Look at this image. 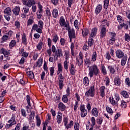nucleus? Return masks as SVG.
<instances>
[{"instance_id": "nucleus-17", "label": "nucleus", "mask_w": 130, "mask_h": 130, "mask_svg": "<svg viewBox=\"0 0 130 130\" xmlns=\"http://www.w3.org/2000/svg\"><path fill=\"white\" fill-rule=\"evenodd\" d=\"M8 122L10 123V124H8V126H9V127H11L12 125H14V124H16V123H17V121L15 120V117L14 116H13L12 118L9 120Z\"/></svg>"}, {"instance_id": "nucleus-59", "label": "nucleus", "mask_w": 130, "mask_h": 130, "mask_svg": "<svg viewBox=\"0 0 130 130\" xmlns=\"http://www.w3.org/2000/svg\"><path fill=\"white\" fill-rule=\"evenodd\" d=\"M50 72V76L53 77L54 73V67H51L49 69Z\"/></svg>"}, {"instance_id": "nucleus-55", "label": "nucleus", "mask_w": 130, "mask_h": 130, "mask_svg": "<svg viewBox=\"0 0 130 130\" xmlns=\"http://www.w3.org/2000/svg\"><path fill=\"white\" fill-rule=\"evenodd\" d=\"M43 26H44V22L42 21V20H39L38 21V27H39L41 29H43Z\"/></svg>"}, {"instance_id": "nucleus-64", "label": "nucleus", "mask_w": 130, "mask_h": 130, "mask_svg": "<svg viewBox=\"0 0 130 130\" xmlns=\"http://www.w3.org/2000/svg\"><path fill=\"white\" fill-rule=\"evenodd\" d=\"M106 110H107V111L109 114L112 115V114L113 113L112 109L111 108H110L109 107H106Z\"/></svg>"}, {"instance_id": "nucleus-38", "label": "nucleus", "mask_w": 130, "mask_h": 130, "mask_svg": "<svg viewBox=\"0 0 130 130\" xmlns=\"http://www.w3.org/2000/svg\"><path fill=\"white\" fill-rule=\"evenodd\" d=\"M120 26L121 27V28L124 27L125 30L128 29V24H127V23H124V22H123V23H120Z\"/></svg>"}, {"instance_id": "nucleus-19", "label": "nucleus", "mask_w": 130, "mask_h": 130, "mask_svg": "<svg viewBox=\"0 0 130 130\" xmlns=\"http://www.w3.org/2000/svg\"><path fill=\"white\" fill-rule=\"evenodd\" d=\"M97 32H98L97 27H94L91 30V34H90L89 37H92V38H94V37H95L96 36V35L97 34Z\"/></svg>"}, {"instance_id": "nucleus-37", "label": "nucleus", "mask_w": 130, "mask_h": 130, "mask_svg": "<svg viewBox=\"0 0 130 130\" xmlns=\"http://www.w3.org/2000/svg\"><path fill=\"white\" fill-rule=\"evenodd\" d=\"M69 95H68L67 94L65 95H63L62 98V101H63V103H67L69 99L68 96H69Z\"/></svg>"}, {"instance_id": "nucleus-43", "label": "nucleus", "mask_w": 130, "mask_h": 130, "mask_svg": "<svg viewBox=\"0 0 130 130\" xmlns=\"http://www.w3.org/2000/svg\"><path fill=\"white\" fill-rule=\"evenodd\" d=\"M109 34L110 35L111 37V39L113 40H116V34L115 32H112V31H110Z\"/></svg>"}, {"instance_id": "nucleus-26", "label": "nucleus", "mask_w": 130, "mask_h": 130, "mask_svg": "<svg viewBox=\"0 0 130 130\" xmlns=\"http://www.w3.org/2000/svg\"><path fill=\"white\" fill-rule=\"evenodd\" d=\"M93 37H89L88 41V46L91 47L93 46L94 43V40Z\"/></svg>"}, {"instance_id": "nucleus-34", "label": "nucleus", "mask_w": 130, "mask_h": 130, "mask_svg": "<svg viewBox=\"0 0 130 130\" xmlns=\"http://www.w3.org/2000/svg\"><path fill=\"white\" fill-rule=\"evenodd\" d=\"M89 81L88 78L87 77H84L83 79V84L85 86H87L89 85Z\"/></svg>"}, {"instance_id": "nucleus-5", "label": "nucleus", "mask_w": 130, "mask_h": 130, "mask_svg": "<svg viewBox=\"0 0 130 130\" xmlns=\"http://www.w3.org/2000/svg\"><path fill=\"white\" fill-rule=\"evenodd\" d=\"M38 7L39 8V10L37 12V18L39 20L41 19L42 15L41 13L43 12V6L40 4V2L38 3Z\"/></svg>"}, {"instance_id": "nucleus-15", "label": "nucleus", "mask_w": 130, "mask_h": 130, "mask_svg": "<svg viewBox=\"0 0 130 130\" xmlns=\"http://www.w3.org/2000/svg\"><path fill=\"white\" fill-rule=\"evenodd\" d=\"M0 53H3L4 56H5V57H7V59H10V57H9V52L5 50L4 48H2L0 50Z\"/></svg>"}, {"instance_id": "nucleus-62", "label": "nucleus", "mask_w": 130, "mask_h": 130, "mask_svg": "<svg viewBox=\"0 0 130 130\" xmlns=\"http://www.w3.org/2000/svg\"><path fill=\"white\" fill-rule=\"evenodd\" d=\"M43 42H40L37 47L39 50H41L42 48Z\"/></svg>"}, {"instance_id": "nucleus-3", "label": "nucleus", "mask_w": 130, "mask_h": 130, "mask_svg": "<svg viewBox=\"0 0 130 130\" xmlns=\"http://www.w3.org/2000/svg\"><path fill=\"white\" fill-rule=\"evenodd\" d=\"M64 78L61 74L58 75V85L60 90H62L64 84Z\"/></svg>"}, {"instance_id": "nucleus-63", "label": "nucleus", "mask_w": 130, "mask_h": 130, "mask_svg": "<svg viewBox=\"0 0 130 130\" xmlns=\"http://www.w3.org/2000/svg\"><path fill=\"white\" fill-rule=\"evenodd\" d=\"M109 100H110V103H111V104L113 106H114V105H116L115 101V100H114V99L113 98H112V99H111V98L110 97L109 98Z\"/></svg>"}, {"instance_id": "nucleus-39", "label": "nucleus", "mask_w": 130, "mask_h": 130, "mask_svg": "<svg viewBox=\"0 0 130 130\" xmlns=\"http://www.w3.org/2000/svg\"><path fill=\"white\" fill-rule=\"evenodd\" d=\"M109 5V1H104V8L105 10H107Z\"/></svg>"}, {"instance_id": "nucleus-47", "label": "nucleus", "mask_w": 130, "mask_h": 130, "mask_svg": "<svg viewBox=\"0 0 130 130\" xmlns=\"http://www.w3.org/2000/svg\"><path fill=\"white\" fill-rule=\"evenodd\" d=\"M62 64L61 63L58 64V70H57V75H59L60 72H62Z\"/></svg>"}, {"instance_id": "nucleus-10", "label": "nucleus", "mask_w": 130, "mask_h": 130, "mask_svg": "<svg viewBox=\"0 0 130 130\" xmlns=\"http://www.w3.org/2000/svg\"><path fill=\"white\" fill-rule=\"evenodd\" d=\"M18 77L17 79V82H19L22 85H25V81H23V78L24 77V76L22 74H18Z\"/></svg>"}, {"instance_id": "nucleus-8", "label": "nucleus", "mask_w": 130, "mask_h": 130, "mask_svg": "<svg viewBox=\"0 0 130 130\" xmlns=\"http://www.w3.org/2000/svg\"><path fill=\"white\" fill-rule=\"evenodd\" d=\"M107 35V28L105 25H104L101 28L100 31V39H102L105 38Z\"/></svg>"}, {"instance_id": "nucleus-54", "label": "nucleus", "mask_w": 130, "mask_h": 130, "mask_svg": "<svg viewBox=\"0 0 130 130\" xmlns=\"http://www.w3.org/2000/svg\"><path fill=\"white\" fill-rule=\"evenodd\" d=\"M103 121V117H100L97 119L96 120V123L100 125H101Z\"/></svg>"}, {"instance_id": "nucleus-33", "label": "nucleus", "mask_w": 130, "mask_h": 130, "mask_svg": "<svg viewBox=\"0 0 130 130\" xmlns=\"http://www.w3.org/2000/svg\"><path fill=\"white\" fill-rule=\"evenodd\" d=\"M84 65L86 66L87 68H89V66L91 64V61L90 59L89 58H86L85 60H84Z\"/></svg>"}, {"instance_id": "nucleus-13", "label": "nucleus", "mask_w": 130, "mask_h": 130, "mask_svg": "<svg viewBox=\"0 0 130 130\" xmlns=\"http://www.w3.org/2000/svg\"><path fill=\"white\" fill-rule=\"evenodd\" d=\"M114 85L117 86H120L121 85V79L119 76H116L114 78Z\"/></svg>"}, {"instance_id": "nucleus-51", "label": "nucleus", "mask_w": 130, "mask_h": 130, "mask_svg": "<svg viewBox=\"0 0 130 130\" xmlns=\"http://www.w3.org/2000/svg\"><path fill=\"white\" fill-rule=\"evenodd\" d=\"M125 41L129 42L130 41V36L128 34H125L124 36Z\"/></svg>"}, {"instance_id": "nucleus-32", "label": "nucleus", "mask_w": 130, "mask_h": 130, "mask_svg": "<svg viewBox=\"0 0 130 130\" xmlns=\"http://www.w3.org/2000/svg\"><path fill=\"white\" fill-rule=\"evenodd\" d=\"M127 60V56H124L121 60V66H124L126 63Z\"/></svg>"}, {"instance_id": "nucleus-50", "label": "nucleus", "mask_w": 130, "mask_h": 130, "mask_svg": "<svg viewBox=\"0 0 130 130\" xmlns=\"http://www.w3.org/2000/svg\"><path fill=\"white\" fill-rule=\"evenodd\" d=\"M96 57H97V54L96 52L95 51L93 53V54L92 55V60L94 62L96 60Z\"/></svg>"}, {"instance_id": "nucleus-40", "label": "nucleus", "mask_w": 130, "mask_h": 130, "mask_svg": "<svg viewBox=\"0 0 130 130\" xmlns=\"http://www.w3.org/2000/svg\"><path fill=\"white\" fill-rule=\"evenodd\" d=\"M116 17L117 18V21H118L119 23L122 24V22L124 21L123 17H122L121 15H116Z\"/></svg>"}, {"instance_id": "nucleus-36", "label": "nucleus", "mask_w": 130, "mask_h": 130, "mask_svg": "<svg viewBox=\"0 0 130 130\" xmlns=\"http://www.w3.org/2000/svg\"><path fill=\"white\" fill-rule=\"evenodd\" d=\"M73 125H74V122H73V121L71 120V121H70V122L69 124H67L64 126L66 127V128L68 130L69 128H71L73 126Z\"/></svg>"}, {"instance_id": "nucleus-25", "label": "nucleus", "mask_w": 130, "mask_h": 130, "mask_svg": "<svg viewBox=\"0 0 130 130\" xmlns=\"http://www.w3.org/2000/svg\"><path fill=\"white\" fill-rule=\"evenodd\" d=\"M52 14L53 16V17L54 18H56L58 17V11L57 9H56V8H55L54 9H53L52 12Z\"/></svg>"}, {"instance_id": "nucleus-61", "label": "nucleus", "mask_w": 130, "mask_h": 130, "mask_svg": "<svg viewBox=\"0 0 130 130\" xmlns=\"http://www.w3.org/2000/svg\"><path fill=\"white\" fill-rule=\"evenodd\" d=\"M75 130H79L80 129V124L78 122H76L74 125Z\"/></svg>"}, {"instance_id": "nucleus-12", "label": "nucleus", "mask_w": 130, "mask_h": 130, "mask_svg": "<svg viewBox=\"0 0 130 130\" xmlns=\"http://www.w3.org/2000/svg\"><path fill=\"white\" fill-rule=\"evenodd\" d=\"M82 35L83 38H85L90 34V31L88 28L85 27L83 29H82Z\"/></svg>"}, {"instance_id": "nucleus-42", "label": "nucleus", "mask_w": 130, "mask_h": 130, "mask_svg": "<svg viewBox=\"0 0 130 130\" xmlns=\"http://www.w3.org/2000/svg\"><path fill=\"white\" fill-rule=\"evenodd\" d=\"M46 16L48 18H50V17L51 16V11H50V10L49 9V8H48V7H47V8H46Z\"/></svg>"}, {"instance_id": "nucleus-20", "label": "nucleus", "mask_w": 130, "mask_h": 130, "mask_svg": "<svg viewBox=\"0 0 130 130\" xmlns=\"http://www.w3.org/2000/svg\"><path fill=\"white\" fill-rule=\"evenodd\" d=\"M59 24L61 27L63 26H64V27H67V24L66 22V20L64 18H63V16L60 17L59 20Z\"/></svg>"}, {"instance_id": "nucleus-29", "label": "nucleus", "mask_w": 130, "mask_h": 130, "mask_svg": "<svg viewBox=\"0 0 130 130\" xmlns=\"http://www.w3.org/2000/svg\"><path fill=\"white\" fill-rule=\"evenodd\" d=\"M101 72L104 75H106L107 74V70L106 69V67H105V66L103 64H101Z\"/></svg>"}, {"instance_id": "nucleus-41", "label": "nucleus", "mask_w": 130, "mask_h": 130, "mask_svg": "<svg viewBox=\"0 0 130 130\" xmlns=\"http://www.w3.org/2000/svg\"><path fill=\"white\" fill-rule=\"evenodd\" d=\"M12 11L11 10V8L9 7L7 8L6 9L4 10V14H6V15H11Z\"/></svg>"}, {"instance_id": "nucleus-22", "label": "nucleus", "mask_w": 130, "mask_h": 130, "mask_svg": "<svg viewBox=\"0 0 130 130\" xmlns=\"http://www.w3.org/2000/svg\"><path fill=\"white\" fill-rule=\"evenodd\" d=\"M70 71L71 75H72V76H74L75 74L76 71V68L73 64H72L70 66Z\"/></svg>"}, {"instance_id": "nucleus-49", "label": "nucleus", "mask_w": 130, "mask_h": 130, "mask_svg": "<svg viewBox=\"0 0 130 130\" xmlns=\"http://www.w3.org/2000/svg\"><path fill=\"white\" fill-rule=\"evenodd\" d=\"M74 43H71V54L73 56H75V53L74 51Z\"/></svg>"}, {"instance_id": "nucleus-56", "label": "nucleus", "mask_w": 130, "mask_h": 130, "mask_svg": "<svg viewBox=\"0 0 130 130\" xmlns=\"http://www.w3.org/2000/svg\"><path fill=\"white\" fill-rule=\"evenodd\" d=\"M58 40V37L57 35H54V36L53 37L52 41L53 42L56 44L57 43V40Z\"/></svg>"}, {"instance_id": "nucleus-2", "label": "nucleus", "mask_w": 130, "mask_h": 130, "mask_svg": "<svg viewBox=\"0 0 130 130\" xmlns=\"http://www.w3.org/2000/svg\"><path fill=\"white\" fill-rule=\"evenodd\" d=\"M85 95L87 97H94L95 95V88L93 85H91L89 89L85 92Z\"/></svg>"}, {"instance_id": "nucleus-14", "label": "nucleus", "mask_w": 130, "mask_h": 130, "mask_svg": "<svg viewBox=\"0 0 130 130\" xmlns=\"http://www.w3.org/2000/svg\"><path fill=\"white\" fill-rule=\"evenodd\" d=\"M99 110L95 107L93 108L91 110V114L95 117L99 116Z\"/></svg>"}, {"instance_id": "nucleus-58", "label": "nucleus", "mask_w": 130, "mask_h": 130, "mask_svg": "<svg viewBox=\"0 0 130 130\" xmlns=\"http://www.w3.org/2000/svg\"><path fill=\"white\" fill-rule=\"evenodd\" d=\"M34 23V20H33V19H31V18H29L28 20H27V26H30L31 25H32V24H33Z\"/></svg>"}, {"instance_id": "nucleus-16", "label": "nucleus", "mask_w": 130, "mask_h": 130, "mask_svg": "<svg viewBox=\"0 0 130 130\" xmlns=\"http://www.w3.org/2000/svg\"><path fill=\"white\" fill-rule=\"evenodd\" d=\"M102 10V4H99L98 6H96L95 10V13L96 15L99 14L101 11Z\"/></svg>"}, {"instance_id": "nucleus-57", "label": "nucleus", "mask_w": 130, "mask_h": 130, "mask_svg": "<svg viewBox=\"0 0 130 130\" xmlns=\"http://www.w3.org/2000/svg\"><path fill=\"white\" fill-rule=\"evenodd\" d=\"M23 10L24 11V14H27L28 13H29V7L25 6L23 7Z\"/></svg>"}, {"instance_id": "nucleus-6", "label": "nucleus", "mask_w": 130, "mask_h": 130, "mask_svg": "<svg viewBox=\"0 0 130 130\" xmlns=\"http://www.w3.org/2000/svg\"><path fill=\"white\" fill-rule=\"evenodd\" d=\"M68 36L70 39V42L71 43L72 42L73 39H75L76 38L74 28H71V31H69L68 32Z\"/></svg>"}, {"instance_id": "nucleus-27", "label": "nucleus", "mask_w": 130, "mask_h": 130, "mask_svg": "<svg viewBox=\"0 0 130 130\" xmlns=\"http://www.w3.org/2000/svg\"><path fill=\"white\" fill-rule=\"evenodd\" d=\"M66 106L61 102L58 104V109L61 111L66 110Z\"/></svg>"}, {"instance_id": "nucleus-44", "label": "nucleus", "mask_w": 130, "mask_h": 130, "mask_svg": "<svg viewBox=\"0 0 130 130\" xmlns=\"http://www.w3.org/2000/svg\"><path fill=\"white\" fill-rule=\"evenodd\" d=\"M16 40H12L9 44L10 48H12V47H14L15 45H16Z\"/></svg>"}, {"instance_id": "nucleus-31", "label": "nucleus", "mask_w": 130, "mask_h": 130, "mask_svg": "<svg viewBox=\"0 0 130 130\" xmlns=\"http://www.w3.org/2000/svg\"><path fill=\"white\" fill-rule=\"evenodd\" d=\"M26 74L27 76L31 79H33L35 77V76L34 75V73H33V72L32 71L26 72Z\"/></svg>"}, {"instance_id": "nucleus-24", "label": "nucleus", "mask_w": 130, "mask_h": 130, "mask_svg": "<svg viewBox=\"0 0 130 130\" xmlns=\"http://www.w3.org/2000/svg\"><path fill=\"white\" fill-rule=\"evenodd\" d=\"M43 59L41 57H40L38 59V61L36 63V67L41 68L42 66Z\"/></svg>"}, {"instance_id": "nucleus-21", "label": "nucleus", "mask_w": 130, "mask_h": 130, "mask_svg": "<svg viewBox=\"0 0 130 130\" xmlns=\"http://www.w3.org/2000/svg\"><path fill=\"white\" fill-rule=\"evenodd\" d=\"M21 43L24 45H27V37L26 36V34L24 33L22 35Z\"/></svg>"}, {"instance_id": "nucleus-60", "label": "nucleus", "mask_w": 130, "mask_h": 130, "mask_svg": "<svg viewBox=\"0 0 130 130\" xmlns=\"http://www.w3.org/2000/svg\"><path fill=\"white\" fill-rule=\"evenodd\" d=\"M51 2L54 6H56L59 4V0H51Z\"/></svg>"}, {"instance_id": "nucleus-9", "label": "nucleus", "mask_w": 130, "mask_h": 130, "mask_svg": "<svg viewBox=\"0 0 130 130\" xmlns=\"http://www.w3.org/2000/svg\"><path fill=\"white\" fill-rule=\"evenodd\" d=\"M83 57H84V56H83V54L81 53V52H80L79 53V59L81 60V62H80L78 59H77V58L76 59V62L79 67H81L82 65H83Z\"/></svg>"}, {"instance_id": "nucleus-48", "label": "nucleus", "mask_w": 130, "mask_h": 130, "mask_svg": "<svg viewBox=\"0 0 130 130\" xmlns=\"http://www.w3.org/2000/svg\"><path fill=\"white\" fill-rule=\"evenodd\" d=\"M78 23H79L78 20H77V19H76L74 22V25L75 28L77 30H79V29Z\"/></svg>"}, {"instance_id": "nucleus-28", "label": "nucleus", "mask_w": 130, "mask_h": 130, "mask_svg": "<svg viewBox=\"0 0 130 130\" xmlns=\"http://www.w3.org/2000/svg\"><path fill=\"white\" fill-rule=\"evenodd\" d=\"M55 56L57 57H62L63 56L62 51L61 49H58L55 52Z\"/></svg>"}, {"instance_id": "nucleus-1", "label": "nucleus", "mask_w": 130, "mask_h": 130, "mask_svg": "<svg viewBox=\"0 0 130 130\" xmlns=\"http://www.w3.org/2000/svg\"><path fill=\"white\" fill-rule=\"evenodd\" d=\"M88 71V75L89 76L90 79L92 78L94 75L98 76L100 73V70L98 67L95 64L89 67Z\"/></svg>"}, {"instance_id": "nucleus-52", "label": "nucleus", "mask_w": 130, "mask_h": 130, "mask_svg": "<svg viewBox=\"0 0 130 130\" xmlns=\"http://www.w3.org/2000/svg\"><path fill=\"white\" fill-rule=\"evenodd\" d=\"M91 123H92L91 127H93V126L95 125V124L96 123V120H95V119L94 117H91Z\"/></svg>"}, {"instance_id": "nucleus-4", "label": "nucleus", "mask_w": 130, "mask_h": 130, "mask_svg": "<svg viewBox=\"0 0 130 130\" xmlns=\"http://www.w3.org/2000/svg\"><path fill=\"white\" fill-rule=\"evenodd\" d=\"M23 5L26 6L29 8H31L32 6L36 4V2L35 0H22Z\"/></svg>"}, {"instance_id": "nucleus-45", "label": "nucleus", "mask_w": 130, "mask_h": 130, "mask_svg": "<svg viewBox=\"0 0 130 130\" xmlns=\"http://www.w3.org/2000/svg\"><path fill=\"white\" fill-rule=\"evenodd\" d=\"M26 101H27V103L28 104V105L29 107H31V98H30V95H26Z\"/></svg>"}, {"instance_id": "nucleus-23", "label": "nucleus", "mask_w": 130, "mask_h": 130, "mask_svg": "<svg viewBox=\"0 0 130 130\" xmlns=\"http://www.w3.org/2000/svg\"><path fill=\"white\" fill-rule=\"evenodd\" d=\"M106 87L105 86H102L100 88V95L103 98L105 96V90Z\"/></svg>"}, {"instance_id": "nucleus-18", "label": "nucleus", "mask_w": 130, "mask_h": 130, "mask_svg": "<svg viewBox=\"0 0 130 130\" xmlns=\"http://www.w3.org/2000/svg\"><path fill=\"white\" fill-rule=\"evenodd\" d=\"M58 115L56 116L57 122L59 124L62 121V113L60 112H58Z\"/></svg>"}, {"instance_id": "nucleus-35", "label": "nucleus", "mask_w": 130, "mask_h": 130, "mask_svg": "<svg viewBox=\"0 0 130 130\" xmlns=\"http://www.w3.org/2000/svg\"><path fill=\"white\" fill-rule=\"evenodd\" d=\"M120 94H121L125 99H127L129 98V94L128 92L125 90L122 91L120 92Z\"/></svg>"}, {"instance_id": "nucleus-30", "label": "nucleus", "mask_w": 130, "mask_h": 130, "mask_svg": "<svg viewBox=\"0 0 130 130\" xmlns=\"http://www.w3.org/2000/svg\"><path fill=\"white\" fill-rule=\"evenodd\" d=\"M115 68L112 66H108V69L109 70L110 73H111L112 74H115V72H116Z\"/></svg>"}, {"instance_id": "nucleus-53", "label": "nucleus", "mask_w": 130, "mask_h": 130, "mask_svg": "<svg viewBox=\"0 0 130 130\" xmlns=\"http://www.w3.org/2000/svg\"><path fill=\"white\" fill-rule=\"evenodd\" d=\"M79 101H76L75 102V105H74V111L76 112L77 111V109L78 107H79Z\"/></svg>"}, {"instance_id": "nucleus-11", "label": "nucleus", "mask_w": 130, "mask_h": 130, "mask_svg": "<svg viewBox=\"0 0 130 130\" xmlns=\"http://www.w3.org/2000/svg\"><path fill=\"white\" fill-rule=\"evenodd\" d=\"M115 53L116 57L119 59L122 58L123 57H124L123 52L120 49L117 50Z\"/></svg>"}, {"instance_id": "nucleus-7", "label": "nucleus", "mask_w": 130, "mask_h": 130, "mask_svg": "<svg viewBox=\"0 0 130 130\" xmlns=\"http://www.w3.org/2000/svg\"><path fill=\"white\" fill-rule=\"evenodd\" d=\"M80 110L81 111V116L82 118L85 117L87 115V110L85 109V107L84 105H81Z\"/></svg>"}, {"instance_id": "nucleus-46", "label": "nucleus", "mask_w": 130, "mask_h": 130, "mask_svg": "<svg viewBox=\"0 0 130 130\" xmlns=\"http://www.w3.org/2000/svg\"><path fill=\"white\" fill-rule=\"evenodd\" d=\"M36 120H37V125L39 127L41 123V119H40V118L39 116H37L36 117Z\"/></svg>"}]
</instances>
